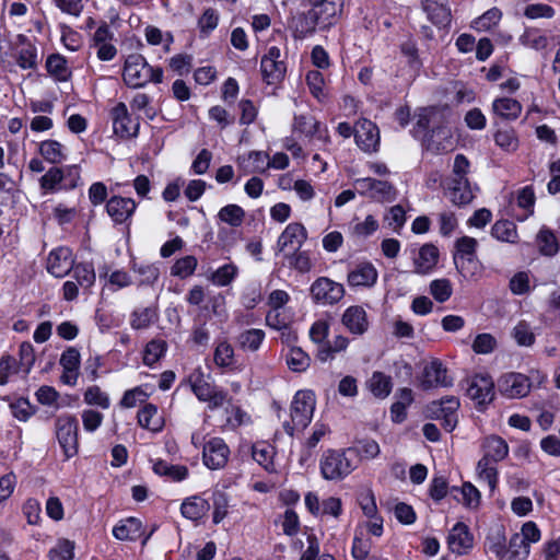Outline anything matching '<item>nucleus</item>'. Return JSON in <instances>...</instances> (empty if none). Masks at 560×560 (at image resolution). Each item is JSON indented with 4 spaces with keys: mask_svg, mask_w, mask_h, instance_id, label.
I'll return each mask as SVG.
<instances>
[{
    "mask_svg": "<svg viewBox=\"0 0 560 560\" xmlns=\"http://www.w3.org/2000/svg\"><path fill=\"white\" fill-rule=\"evenodd\" d=\"M300 5L306 8L289 19V27L294 38H305L312 35L316 27L327 28L336 24L342 12L340 0H298Z\"/></svg>",
    "mask_w": 560,
    "mask_h": 560,
    "instance_id": "1",
    "label": "nucleus"
},
{
    "mask_svg": "<svg viewBox=\"0 0 560 560\" xmlns=\"http://www.w3.org/2000/svg\"><path fill=\"white\" fill-rule=\"evenodd\" d=\"M416 118L415 137L424 139L428 147L438 152H447L454 148L452 128L445 110L436 107L420 108Z\"/></svg>",
    "mask_w": 560,
    "mask_h": 560,
    "instance_id": "2",
    "label": "nucleus"
},
{
    "mask_svg": "<svg viewBox=\"0 0 560 560\" xmlns=\"http://www.w3.org/2000/svg\"><path fill=\"white\" fill-rule=\"evenodd\" d=\"M482 457L478 460L476 474L479 481L487 482L491 492L497 489L499 472L497 464L509 455V445L499 435L486 436L481 442Z\"/></svg>",
    "mask_w": 560,
    "mask_h": 560,
    "instance_id": "3",
    "label": "nucleus"
},
{
    "mask_svg": "<svg viewBox=\"0 0 560 560\" xmlns=\"http://www.w3.org/2000/svg\"><path fill=\"white\" fill-rule=\"evenodd\" d=\"M122 79L129 88L138 89L149 82L160 83L163 79V71L161 68L149 66L143 56L131 54L126 58Z\"/></svg>",
    "mask_w": 560,
    "mask_h": 560,
    "instance_id": "4",
    "label": "nucleus"
},
{
    "mask_svg": "<svg viewBox=\"0 0 560 560\" xmlns=\"http://www.w3.org/2000/svg\"><path fill=\"white\" fill-rule=\"evenodd\" d=\"M315 405L316 399L312 390H299L295 393L290 408L291 421L283 424L289 435H293L296 430H304L311 423Z\"/></svg>",
    "mask_w": 560,
    "mask_h": 560,
    "instance_id": "5",
    "label": "nucleus"
},
{
    "mask_svg": "<svg viewBox=\"0 0 560 560\" xmlns=\"http://www.w3.org/2000/svg\"><path fill=\"white\" fill-rule=\"evenodd\" d=\"M188 382L192 393L200 401L208 402L209 409H217L228 399L226 392L213 385L200 369L190 373Z\"/></svg>",
    "mask_w": 560,
    "mask_h": 560,
    "instance_id": "6",
    "label": "nucleus"
},
{
    "mask_svg": "<svg viewBox=\"0 0 560 560\" xmlns=\"http://www.w3.org/2000/svg\"><path fill=\"white\" fill-rule=\"evenodd\" d=\"M78 420L73 415L63 413L56 418L55 435L67 459L78 453Z\"/></svg>",
    "mask_w": 560,
    "mask_h": 560,
    "instance_id": "7",
    "label": "nucleus"
},
{
    "mask_svg": "<svg viewBox=\"0 0 560 560\" xmlns=\"http://www.w3.org/2000/svg\"><path fill=\"white\" fill-rule=\"evenodd\" d=\"M320 474L326 480H341L354 469L345 451L327 450L319 463Z\"/></svg>",
    "mask_w": 560,
    "mask_h": 560,
    "instance_id": "8",
    "label": "nucleus"
},
{
    "mask_svg": "<svg viewBox=\"0 0 560 560\" xmlns=\"http://www.w3.org/2000/svg\"><path fill=\"white\" fill-rule=\"evenodd\" d=\"M459 406L460 402L456 396H445L440 400L430 402L427 411L431 418L441 420L447 432H452L457 424Z\"/></svg>",
    "mask_w": 560,
    "mask_h": 560,
    "instance_id": "9",
    "label": "nucleus"
},
{
    "mask_svg": "<svg viewBox=\"0 0 560 560\" xmlns=\"http://www.w3.org/2000/svg\"><path fill=\"white\" fill-rule=\"evenodd\" d=\"M354 186L360 195L380 202L393 201L397 196L396 188L387 180L364 177L358 178Z\"/></svg>",
    "mask_w": 560,
    "mask_h": 560,
    "instance_id": "10",
    "label": "nucleus"
},
{
    "mask_svg": "<svg viewBox=\"0 0 560 560\" xmlns=\"http://www.w3.org/2000/svg\"><path fill=\"white\" fill-rule=\"evenodd\" d=\"M311 295L319 305H334L342 300L346 290L343 284L327 277H319L311 285Z\"/></svg>",
    "mask_w": 560,
    "mask_h": 560,
    "instance_id": "11",
    "label": "nucleus"
},
{
    "mask_svg": "<svg viewBox=\"0 0 560 560\" xmlns=\"http://www.w3.org/2000/svg\"><path fill=\"white\" fill-rule=\"evenodd\" d=\"M110 118L114 132L118 137L129 139L138 135L139 120L129 114L125 103L119 102L110 109Z\"/></svg>",
    "mask_w": 560,
    "mask_h": 560,
    "instance_id": "12",
    "label": "nucleus"
},
{
    "mask_svg": "<svg viewBox=\"0 0 560 560\" xmlns=\"http://www.w3.org/2000/svg\"><path fill=\"white\" fill-rule=\"evenodd\" d=\"M230 456V448L221 438H212L207 441L202 450L203 464L212 470L223 468Z\"/></svg>",
    "mask_w": 560,
    "mask_h": 560,
    "instance_id": "13",
    "label": "nucleus"
},
{
    "mask_svg": "<svg viewBox=\"0 0 560 560\" xmlns=\"http://www.w3.org/2000/svg\"><path fill=\"white\" fill-rule=\"evenodd\" d=\"M260 69L264 80L268 84L279 82L285 74V65L281 60V50L277 46L268 48L267 54L261 58Z\"/></svg>",
    "mask_w": 560,
    "mask_h": 560,
    "instance_id": "14",
    "label": "nucleus"
},
{
    "mask_svg": "<svg viewBox=\"0 0 560 560\" xmlns=\"http://www.w3.org/2000/svg\"><path fill=\"white\" fill-rule=\"evenodd\" d=\"M341 324L353 337L363 336L370 329V318L361 305L347 307L341 315Z\"/></svg>",
    "mask_w": 560,
    "mask_h": 560,
    "instance_id": "15",
    "label": "nucleus"
},
{
    "mask_svg": "<svg viewBox=\"0 0 560 560\" xmlns=\"http://www.w3.org/2000/svg\"><path fill=\"white\" fill-rule=\"evenodd\" d=\"M378 279L376 267L368 260L357 262L347 275V283L350 288L374 287Z\"/></svg>",
    "mask_w": 560,
    "mask_h": 560,
    "instance_id": "16",
    "label": "nucleus"
},
{
    "mask_svg": "<svg viewBox=\"0 0 560 560\" xmlns=\"http://www.w3.org/2000/svg\"><path fill=\"white\" fill-rule=\"evenodd\" d=\"M498 389L508 398H522L530 392V383L526 375L510 372L498 380Z\"/></svg>",
    "mask_w": 560,
    "mask_h": 560,
    "instance_id": "17",
    "label": "nucleus"
},
{
    "mask_svg": "<svg viewBox=\"0 0 560 560\" xmlns=\"http://www.w3.org/2000/svg\"><path fill=\"white\" fill-rule=\"evenodd\" d=\"M467 396L478 406L490 404L494 398V383L489 375L476 374L468 381Z\"/></svg>",
    "mask_w": 560,
    "mask_h": 560,
    "instance_id": "18",
    "label": "nucleus"
},
{
    "mask_svg": "<svg viewBox=\"0 0 560 560\" xmlns=\"http://www.w3.org/2000/svg\"><path fill=\"white\" fill-rule=\"evenodd\" d=\"M293 133H299L306 138H316L325 145L330 143L328 129L311 115H296L293 122Z\"/></svg>",
    "mask_w": 560,
    "mask_h": 560,
    "instance_id": "19",
    "label": "nucleus"
},
{
    "mask_svg": "<svg viewBox=\"0 0 560 560\" xmlns=\"http://www.w3.org/2000/svg\"><path fill=\"white\" fill-rule=\"evenodd\" d=\"M420 384L423 389L450 387L453 378L441 361L433 360L424 366Z\"/></svg>",
    "mask_w": 560,
    "mask_h": 560,
    "instance_id": "20",
    "label": "nucleus"
},
{
    "mask_svg": "<svg viewBox=\"0 0 560 560\" xmlns=\"http://www.w3.org/2000/svg\"><path fill=\"white\" fill-rule=\"evenodd\" d=\"M73 262L72 250L69 247L60 246L48 254L46 268L51 276L63 278L73 268Z\"/></svg>",
    "mask_w": 560,
    "mask_h": 560,
    "instance_id": "21",
    "label": "nucleus"
},
{
    "mask_svg": "<svg viewBox=\"0 0 560 560\" xmlns=\"http://www.w3.org/2000/svg\"><path fill=\"white\" fill-rule=\"evenodd\" d=\"M357 144L365 152H376L380 147V131L377 126L369 119H360L354 126Z\"/></svg>",
    "mask_w": 560,
    "mask_h": 560,
    "instance_id": "22",
    "label": "nucleus"
},
{
    "mask_svg": "<svg viewBox=\"0 0 560 560\" xmlns=\"http://www.w3.org/2000/svg\"><path fill=\"white\" fill-rule=\"evenodd\" d=\"M59 363L62 368L60 380L68 386H75L79 374L81 355L77 348L68 347L60 355Z\"/></svg>",
    "mask_w": 560,
    "mask_h": 560,
    "instance_id": "23",
    "label": "nucleus"
},
{
    "mask_svg": "<svg viewBox=\"0 0 560 560\" xmlns=\"http://www.w3.org/2000/svg\"><path fill=\"white\" fill-rule=\"evenodd\" d=\"M307 238V231L301 223H290L278 238V248L280 252H296Z\"/></svg>",
    "mask_w": 560,
    "mask_h": 560,
    "instance_id": "24",
    "label": "nucleus"
},
{
    "mask_svg": "<svg viewBox=\"0 0 560 560\" xmlns=\"http://www.w3.org/2000/svg\"><path fill=\"white\" fill-rule=\"evenodd\" d=\"M136 209V201L129 197L113 196L106 202V211L116 224L126 223Z\"/></svg>",
    "mask_w": 560,
    "mask_h": 560,
    "instance_id": "25",
    "label": "nucleus"
},
{
    "mask_svg": "<svg viewBox=\"0 0 560 560\" xmlns=\"http://www.w3.org/2000/svg\"><path fill=\"white\" fill-rule=\"evenodd\" d=\"M18 66L23 70H33L38 65L37 47L25 35H18L14 54Z\"/></svg>",
    "mask_w": 560,
    "mask_h": 560,
    "instance_id": "26",
    "label": "nucleus"
},
{
    "mask_svg": "<svg viewBox=\"0 0 560 560\" xmlns=\"http://www.w3.org/2000/svg\"><path fill=\"white\" fill-rule=\"evenodd\" d=\"M448 548L457 555L467 553L474 546V537L464 523H457L450 530L447 537Z\"/></svg>",
    "mask_w": 560,
    "mask_h": 560,
    "instance_id": "27",
    "label": "nucleus"
},
{
    "mask_svg": "<svg viewBox=\"0 0 560 560\" xmlns=\"http://www.w3.org/2000/svg\"><path fill=\"white\" fill-rule=\"evenodd\" d=\"M422 8L434 25L439 27L451 25L452 13L447 0H423Z\"/></svg>",
    "mask_w": 560,
    "mask_h": 560,
    "instance_id": "28",
    "label": "nucleus"
},
{
    "mask_svg": "<svg viewBox=\"0 0 560 560\" xmlns=\"http://www.w3.org/2000/svg\"><path fill=\"white\" fill-rule=\"evenodd\" d=\"M37 152L44 161L52 165L61 164L68 158L67 147L55 139L38 142Z\"/></svg>",
    "mask_w": 560,
    "mask_h": 560,
    "instance_id": "29",
    "label": "nucleus"
},
{
    "mask_svg": "<svg viewBox=\"0 0 560 560\" xmlns=\"http://www.w3.org/2000/svg\"><path fill=\"white\" fill-rule=\"evenodd\" d=\"M237 166L244 175L264 173L268 170V154L262 151H250L237 158Z\"/></svg>",
    "mask_w": 560,
    "mask_h": 560,
    "instance_id": "30",
    "label": "nucleus"
},
{
    "mask_svg": "<svg viewBox=\"0 0 560 560\" xmlns=\"http://www.w3.org/2000/svg\"><path fill=\"white\" fill-rule=\"evenodd\" d=\"M514 201L520 212L514 213L518 221H525L534 214L536 196L533 186H525L514 194Z\"/></svg>",
    "mask_w": 560,
    "mask_h": 560,
    "instance_id": "31",
    "label": "nucleus"
},
{
    "mask_svg": "<svg viewBox=\"0 0 560 560\" xmlns=\"http://www.w3.org/2000/svg\"><path fill=\"white\" fill-rule=\"evenodd\" d=\"M45 68L48 74L58 82H67L72 75L68 60L59 52L51 54L47 57Z\"/></svg>",
    "mask_w": 560,
    "mask_h": 560,
    "instance_id": "32",
    "label": "nucleus"
},
{
    "mask_svg": "<svg viewBox=\"0 0 560 560\" xmlns=\"http://www.w3.org/2000/svg\"><path fill=\"white\" fill-rule=\"evenodd\" d=\"M447 195L456 206L468 205L474 199V191L468 179H450Z\"/></svg>",
    "mask_w": 560,
    "mask_h": 560,
    "instance_id": "33",
    "label": "nucleus"
},
{
    "mask_svg": "<svg viewBox=\"0 0 560 560\" xmlns=\"http://www.w3.org/2000/svg\"><path fill=\"white\" fill-rule=\"evenodd\" d=\"M522 104L511 97H497L492 102V113L503 120H516L522 113Z\"/></svg>",
    "mask_w": 560,
    "mask_h": 560,
    "instance_id": "34",
    "label": "nucleus"
},
{
    "mask_svg": "<svg viewBox=\"0 0 560 560\" xmlns=\"http://www.w3.org/2000/svg\"><path fill=\"white\" fill-rule=\"evenodd\" d=\"M209 510V502L199 495H192L185 499L180 505L182 515L185 518L195 522L205 517L208 514Z\"/></svg>",
    "mask_w": 560,
    "mask_h": 560,
    "instance_id": "35",
    "label": "nucleus"
},
{
    "mask_svg": "<svg viewBox=\"0 0 560 560\" xmlns=\"http://www.w3.org/2000/svg\"><path fill=\"white\" fill-rule=\"evenodd\" d=\"M138 423L152 432H160L164 427V418L153 404H145L138 412Z\"/></svg>",
    "mask_w": 560,
    "mask_h": 560,
    "instance_id": "36",
    "label": "nucleus"
},
{
    "mask_svg": "<svg viewBox=\"0 0 560 560\" xmlns=\"http://www.w3.org/2000/svg\"><path fill=\"white\" fill-rule=\"evenodd\" d=\"M142 534V523L136 517L119 521L113 528V535L119 540H136Z\"/></svg>",
    "mask_w": 560,
    "mask_h": 560,
    "instance_id": "37",
    "label": "nucleus"
},
{
    "mask_svg": "<svg viewBox=\"0 0 560 560\" xmlns=\"http://www.w3.org/2000/svg\"><path fill=\"white\" fill-rule=\"evenodd\" d=\"M154 474L166 477L171 481L179 482L188 477V468L184 465H171L163 459H155L152 464Z\"/></svg>",
    "mask_w": 560,
    "mask_h": 560,
    "instance_id": "38",
    "label": "nucleus"
},
{
    "mask_svg": "<svg viewBox=\"0 0 560 560\" xmlns=\"http://www.w3.org/2000/svg\"><path fill=\"white\" fill-rule=\"evenodd\" d=\"M439 259V249L432 244L423 245L415 258V268L418 273H428L431 271Z\"/></svg>",
    "mask_w": 560,
    "mask_h": 560,
    "instance_id": "39",
    "label": "nucleus"
},
{
    "mask_svg": "<svg viewBox=\"0 0 560 560\" xmlns=\"http://www.w3.org/2000/svg\"><path fill=\"white\" fill-rule=\"evenodd\" d=\"M265 337L266 334L262 329L249 328L237 336L236 343L243 351L256 352L260 349Z\"/></svg>",
    "mask_w": 560,
    "mask_h": 560,
    "instance_id": "40",
    "label": "nucleus"
},
{
    "mask_svg": "<svg viewBox=\"0 0 560 560\" xmlns=\"http://www.w3.org/2000/svg\"><path fill=\"white\" fill-rule=\"evenodd\" d=\"M252 456L268 472H276L273 463L275 448L267 442H257L252 447Z\"/></svg>",
    "mask_w": 560,
    "mask_h": 560,
    "instance_id": "41",
    "label": "nucleus"
},
{
    "mask_svg": "<svg viewBox=\"0 0 560 560\" xmlns=\"http://www.w3.org/2000/svg\"><path fill=\"white\" fill-rule=\"evenodd\" d=\"M373 545L371 537L362 535V530H354L351 546L352 558L354 560H370Z\"/></svg>",
    "mask_w": 560,
    "mask_h": 560,
    "instance_id": "42",
    "label": "nucleus"
},
{
    "mask_svg": "<svg viewBox=\"0 0 560 560\" xmlns=\"http://www.w3.org/2000/svg\"><path fill=\"white\" fill-rule=\"evenodd\" d=\"M159 317L158 308L154 306L140 307L130 315V326L133 329H145L150 327Z\"/></svg>",
    "mask_w": 560,
    "mask_h": 560,
    "instance_id": "43",
    "label": "nucleus"
},
{
    "mask_svg": "<svg viewBox=\"0 0 560 560\" xmlns=\"http://www.w3.org/2000/svg\"><path fill=\"white\" fill-rule=\"evenodd\" d=\"M491 235L500 241L515 244L518 240L516 225L509 220L497 221L491 228Z\"/></svg>",
    "mask_w": 560,
    "mask_h": 560,
    "instance_id": "44",
    "label": "nucleus"
},
{
    "mask_svg": "<svg viewBox=\"0 0 560 560\" xmlns=\"http://www.w3.org/2000/svg\"><path fill=\"white\" fill-rule=\"evenodd\" d=\"M536 243L539 253L544 256H555L560 248V244L555 233L546 228L539 230L536 236Z\"/></svg>",
    "mask_w": 560,
    "mask_h": 560,
    "instance_id": "45",
    "label": "nucleus"
},
{
    "mask_svg": "<svg viewBox=\"0 0 560 560\" xmlns=\"http://www.w3.org/2000/svg\"><path fill=\"white\" fill-rule=\"evenodd\" d=\"M457 271L467 280H477L481 276L482 267L477 257H453Z\"/></svg>",
    "mask_w": 560,
    "mask_h": 560,
    "instance_id": "46",
    "label": "nucleus"
},
{
    "mask_svg": "<svg viewBox=\"0 0 560 560\" xmlns=\"http://www.w3.org/2000/svg\"><path fill=\"white\" fill-rule=\"evenodd\" d=\"M368 387L375 397L386 398L392 392V378L390 376L376 371L368 381Z\"/></svg>",
    "mask_w": 560,
    "mask_h": 560,
    "instance_id": "47",
    "label": "nucleus"
},
{
    "mask_svg": "<svg viewBox=\"0 0 560 560\" xmlns=\"http://www.w3.org/2000/svg\"><path fill=\"white\" fill-rule=\"evenodd\" d=\"M529 551V546L525 545L524 538L513 535L505 547L501 560H526Z\"/></svg>",
    "mask_w": 560,
    "mask_h": 560,
    "instance_id": "48",
    "label": "nucleus"
},
{
    "mask_svg": "<svg viewBox=\"0 0 560 560\" xmlns=\"http://www.w3.org/2000/svg\"><path fill=\"white\" fill-rule=\"evenodd\" d=\"M511 335L520 347H532L536 341L534 329L526 320H520L513 327Z\"/></svg>",
    "mask_w": 560,
    "mask_h": 560,
    "instance_id": "49",
    "label": "nucleus"
},
{
    "mask_svg": "<svg viewBox=\"0 0 560 560\" xmlns=\"http://www.w3.org/2000/svg\"><path fill=\"white\" fill-rule=\"evenodd\" d=\"M520 43L535 50H544L548 46V37L540 30L528 27L520 36Z\"/></svg>",
    "mask_w": 560,
    "mask_h": 560,
    "instance_id": "50",
    "label": "nucleus"
},
{
    "mask_svg": "<svg viewBox=\"0 0 560 560\" xmlns=\"http://www.w3.org/2000/svg\"><path fill=\"white\" fill-rule=\"evenodd\" d=\"M285 361L289 369L293 372H304L311 364L310 355L301 348L294 346L289 349Z\"/></svg>",
    "mask_w": 560,
    "mask_h": 560,
    "instance_id": "51",
    "label": "nucleus"
},
{
    "mask_svg": "<svg viewBox=\"0 0 560 560\" xmlns=\"http://www.w3.org/2000/svg\"><path fill=\"white\" fill-rule=\"evenodd\" d=\"M349 338L338 335L331 342L327 341L318 348L317 357L320 361L325 362L334 358L335 353L345 351L349 346Z\"/></svg>",
    "mask_w": 560,
    "mask_h": 560,
    "instance_id": "52",
    "label": "nucleus"
},
{
    "mask_svg": "<svg viewBox=\"0 0 560 560\" xmlns=\"http://www.w3.org/2000/svg\"><path fill=\"white\" fill-rule=\"evenodd\" d=\"M59 167H50L39 179L40 189L44 194H54L63 190Z\"/></svg>",
    "mask_w": 560,
    "mask_h": 560,
    "instance_id": "53",
    "label": "nucleus"
},
{
    "mask_svg": "<svg viewBox=\"0 0 560 560\" xmlns=\"http://www.w3.org/2000/svg\"><path fill=\"white\" fill-rule=\"evenodd\" d=\"M218 219L230 226L237 228L245 219V211L238 205H228L220 209Z\"/></svg>",
    "mask_w": 560,
    "mask_h": 560,
    "instance_id": "54",
    "label": "nucleus"
},
{
    "mask_svg": "<svg viewBox=\"0 0 560 560\" xmlns=\"http://www.w3.org/2000/svg\"><path fill=\"white\" fill-rule=\"evenodd\" d=\"M167 350V343L162 339H153L149 341L143 351V363L153 366Z\"/></svg>",
    "mask_w": 560,
    "mask_h": 560,
    "instance_id": "55",
    "label": "nucleus"
},
{
    "mask_svg": "<svg viewBox=\"0 0 560 560\" xmlns=\"http://www.w3.org/2000/svg\"><path fill=\"white\" fill-rule=\"evenodd\" d=\"M306 83L312 95L319 102L327 98L325 79L318 70H311L306 74Z\"/></svg>",
    "mask_w": 560,
    "mask_h": 560,
    "instance_id": "56",
    "label": "nucleus"
},
{
    "mask_svg": "<svg viewBox=\"0 0 560 560\" xmlns=\"http://www.w3.org/2000/svg\"><path fill=\"white\" fill-rule=\"evenodd\" d=\"M238 273V268L230 262L219 267L209 277V280L217 287H226L233 282Z\"/></svg>",
    "mask_w": 560,
    "mask_h": 560,
    "instance_id": "57",
    "label": "nucleus"
},
{
    "mask_svg": "<svg viewBox=\"0 0 560 560\" xmlns=\"http://www.w3.org/2000/svg\"><path fill=\"white\" fill-rule=\"evenodd\" d=\"M83 400L86 405L96 406L104 410L110 407V398L107 393L103 392L100 386H89L84 394Z\"/></svg>",
    "mask_w": 560,
    "mask_h": 560,
    "instance_id": "58",
    "label": "nucleus"
},
{
    "mask_svg": "<svg viewBox=\"0 0 560 560\" xmlns=\"http://www.w3.org/2000/svg\"><path fill=\"white\" fill-rule=\"evenodd\" d=\"M198 260L192 255L178 258L171 268V275L180 279H186L194 275Z\"/></svg>",
    "mask_w": 560,
    "mask_h": 560,
    "instance_id": "59",
    "label": "nucleus"
},
{
    "mask_svg": "<svg viewBox=\"0 0 560 560\" xmlns=\"http://www.w3.org/2000/svg\"><path fill=\"white\" fill-rule=\"evenodd\" d=\"M213 360L214 363L220 368L233 366L235 363V358L232 345L226 340L218 342L214 349Z\"/></svg>",
    "mask_w": 560,
    "mask_h": 560,
    "instance_id": "60",
    "label": "nucleus"
},
{
    "mask_svg": "<svg viewBox=\"0 0 560 560\" xmlns=\"http://www.w3.org/2000/svg\"><path fill=\"white\" fill-rule=\"evenodd\" d=\"M493 138L495 144L505 152H514L518 148V138L513 128L498 129Z\"/></svg>",
    "mask_w": 560,
    "mask_h": 560,
    "instance_id": "61",
    "label": "nucleus"
},
{
    "mask_svg": "<svg viewBox=\"0 0 560 560\" xmlns=\"http://www.w3.org/2000/svg\"><path fill=\"white\" fill-rule=\"evenodd\" d=\"M505 536L502 530H492L486 539L485 548L487 552L493 555L498 560L502 559L505 551Z\"/></svg>",
    "mask_w": 560,
    "mask_h": 560,
    "instance_id": "62",
    "label": "nucleus"
},
{
    "mask_svg": "<svg viewBox=\"0 0 560 560\" xmlns=\"http://www.w3.org/2000/svg\"><path fill=\"white\" fill-rule=\"evenodd\" d=\"M502 19V12L498 8H491L481 16L474 20L471 27L478 32H486L495 26Z\"/></svg>",
    "mask_w": 560,
    "mask_h": 560,
    "instance_id": "63",
    "label": "nucleus"
},
{
    "mask_svg": "<svg viewBox=\"0 0 560 560\" xmlns=\"http://www.w3.org/2000/svg\"><path fill=\"white\" fill-rule=\"evenodd\" d=\"M71 270H73V278L80 287L89 289L94 284L96 277L94 267L91 264H73V268Z\"/></svg>",
    "mask_w": 560,
    "mask_h": 560,
    "instance_id": "64",
    "label": "nucleus"
}]
</instances>
